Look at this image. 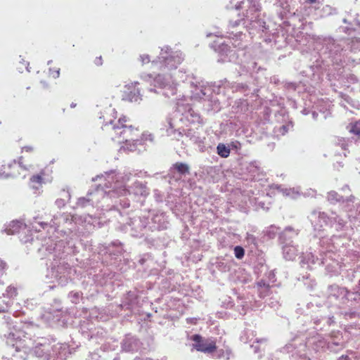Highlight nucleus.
I'll return each mask as SVG.
<instances>
[{"label":"nucleus","mask_w":360,"mask_h":360,"mask_svg":"<svg viewBox=\"0 0 360 360\" xmlns=\"http://www.w3.org/2000/svg\"><path fill=\"white\" fill-rule=\"evenodd\" d=\"M309 219L315 232V236L319 237V255L314 257L311 252L306 253L301 257V267L306 269H311L313 265L316 264L325 265L328 272L332 274L338 273L341 268L342 257L338 252H341L344 243L340 236H333L332 238L322 236L324 226L334 229L336 231H345L346 222L339 215L332 213L328 216L326 212L313 210L309 215Z\"/></svg>","instance_id":"nucleus-1"},{"label":"nucleus","mask_w":360,"mask_h":360,"mask_svg":"<svg viewBox=\"0 0 360 360\" xmlns=\"http://www.w3.org/2000/svg\"><path fill=\"white\" fill-rule=\"evenodd\" d=\"M131 173L120 174L112 170L105 172V174L98 175V179L105 182V186L109 188L108 195L110 198L125 196L127 194L134 193L135 195L146 196L148 194L146 186L140 181H136L131 190L126 188V184L129 181Z\"/></svg>","instance_id":"nucleus-2"},{"label":"nucleus","mask_w":360,"mask_h":360,"mask_svg":"<svg viewBox=\"0 0 360 360\" xmlns=\"http://www.w3.org/2000/svg\"><path fill=\"white\" fill-rule=\"evenodd\" d=\"M127 119L126 117L119 118L117 122L110 121L109 124L104 126V129L109 133V136L113 141L121 144L125 141H139L138 139L139 131L137 128L132 127L131 125H127L126 123Z\"/></svg>","instance_id":"nucleus-3"},{"label":"nucleus","mask_w":360,"mask_h":360,"mask_svg":"<svg viewBox=\"0 0 360 360\" xmlns=\"http://www.w3.org/2000/svg\"><path fill=\"white\" fill-rule=\"evenodd\" d=\"M236 9H245L246 13L244 15L245 18L229 22V26L232 28L238 26L241 21H249L252 27L262 29L263 30L265 27V22L258 19L259 13L260 11V5L257 0H245L240 1L238 4L236 5Z\"/></svg>","instance_id":"nucleus-4"},{"label":"nucleus","mask_w":360,"mask_h":360,"mask_svg":"<svg viewBox=\"0 0 360 360\" xmlns=\"http://www.w3.org/2000/svg\"><path fill=\"white\" fill-rule=\"evenodd\" d=\"M231 34H233V32L230 33V35ZM216 36L219 37L218 35ZM241 36L242 32H239L235 34L233 37L229 36L228 42L222 41V37H220L211 44V48L218 52L220 56V58L218 60L219 62H231L236 59V51L231 49L229 44L231 43L235 48H240L241 46Z\"/></svg>","instance_id":"nucleus-5"},{"label":"nucleus","mask_w":360,"mask_h":360,"mask_svg":"<svg viewBox=\"0 0 360 360\" xmlns=\"http://www.w3.org/2000/svg\"><path fill=\"white\" fill-rule=\"evenodd\" d=\"M184 60L182 53L179 51H174L169 46H165L161 49L159 56L151 62L153 70H174Z\"/></svg>","instance_id":"nucleus-6"},{"label":"nucleus","mask_w":360,"mask_h":360,"mask_svg":"<svg viewBox=\"0 0 360 360\" xmlns=\"http://www.w3.org/2000/svg\"><path fill=\"white\" fill-rule=\"evenodd\" d=\"M97 177L98 176L93 178L92 181H99L98 186L95 190L89 191L86 198H80L78 199L77 203L78 207H84L89 204L93 206H98L102 201L103 203H107L109 199L112 198H110V195H108V191H105V189H108L105 186V181H103V179L100 180Z\"/></svg>","instance_id":"nucleus-7"},{"label":"nucleus","mask_w":360,"mask_h":360,"mask_svg":"<svg viewBox=\"0 0 360 360\" xmlns=\"http://www.w3.org/2000/svg\"><path fill=\"white\" fill-rule=\"evenodd\" d=\"M141 78L150 85H153L154 87L162 89V94L167 97L174 96L176 93V82L170 75L158 74L153 77L152 75L146 74L142 75Z\"/></svg>","instance_id":"nucleus-8"},{"label":"nucleus","mask_w":360,"mask_h":360,"mask_svg":"<svg viewBox=\"0 0 360 360\" xmlns=\"http://www.w3.org/2000/svg\"><path fill=\"white\" fill-rule=\"evenodd\" d=\"M167 126L166 129L167 134L169 136H171L174 139H179L183 136V134L184 133L185 136L193 143L198 146H201L205 140V137L200 136V133L193 129H181L180 128L175 129L176 127V123L175 119L168 118L167 120Z\"/></svg>","instance_id":"nucleus-9"},{"label":"nucleus","mask_w":360,"mask_h":360,"mask_svg":"<svg viewBox=\"0 0 360 360\" xmlns=\"http://www.w3.org/2000/svg\"><path fill=\"white\" fill-rule=\"evenodd\" d=\"M74 270L64 262L60 263L57 266L53 265L48 270L46 278L50 279V283H57L59 285L65 286L71 280V276Z\"/></svg>","instance_id":"nucleus-10"},{"label":"nucleus","mask_w":360,"mask_h":360,"mask_svg":"<svg viewBox=\"0 0 360 360\" xmlns=\"http://www.w3.org/2000/svg\"><path fill=\"white\" fill-rule=\"evenodd\" d=\"M298 233L297 230L294 229L291 226H288L279 236V240L283 244V257L287 260H293L297 255L298 249L291 244L292 241L290 240L297 236Z\"/></svg>","instance_id":"nucleus-11"},{"label":"nucleus","mask_w":360,"mask_h":360,"mask_svg":"<svg viewBox=\"0 0 360 360\" xmlns=\"http://www.w3.org/2000/svg\"><path fill=\"white\" fill-rule=\"evenodd\" d=\"M185 101L186 98H184L176 103V113L175 115L176 118L185 125L200 123V115Z\"/></svg>","instance_id":"nucleus-12"},{"label":"nucleus","mask_w":360,"mask_h":360,"mask_svg":"<svg viewBox=\"0 0 360 360\" xmlns=\"http://www.w3.org/2000/svg\"><path fill=\"white\" fill-rule=\"evenodd\" d=\"M6 323V327L10 332L4 336L6 338V343L9 345L14 347L15 342H20L22 337H25V333L22 331L18 326L14 324V322L10 316H4V318Z\"/></svg>","instance_id":"nucleus-13"},{"label":"nucleus","mask_w":360,"mask_h":360,"mask_svg":"<svg viewBox=\"0 0 360 360\" xmlns=\"http://www.w3.org/2000/svg\"><path fill=\"white\" fill-rule=\"evenodd\" d=\"M255 335L253 331H250V330H246L244 332L243 335L241 336V340L245 342H252L250 347L254 349L255 353H259L260 351L265 350L267 347L266 340L264 338H255Z\"/></svg>","instance_id":"nucleus-14"},{"label":"nucleus","mask_w":360,"mask_h":360,"mask_svg":"<svg viewBox=\"0 0 360 360\" xmlns=\"http://www.w3.org/2000/svg\"><path fill=\"white\" fill-rule=\"evenodd\" d=\"M191 340L194 342L193 347L198 351L211 354L216 349L215 342L211 340H204L200 335H194Z\"/></svg>","instance_id":"nucleus-15"},{"label":"nucleus","mask_w":360,"mask_h":360,"mask_svg":"<svg viewBox=\"0 0 360 360\" xmlns=\"http://www.w3.org/2000/svg\"><path fill=\"white\" fill-rule=\"evenodd\" d=\"M51 360H65L70 354L69 347L66 343H51Z\"/></svg>","instance_id":"nucleus-16"},{"label":"nucleus","mask_w":360,"mask_h":360,"mask_svg":"<svg viewBox=\"0 0 360 360\" xmlns=\"http://www.w3.org/2000/svg\"><path fill=\"white\" fill-rule=\"evenodd\" d=\"M51 342L41 339L34 348V352L38 357L51 360Z\"/></svg>","instance_id":"nucleus-17"},{"label":"nucleus","mask_w":360,"mask_h":360,"mask_svg":"<svg viewBox=\"0 0 360 360\" xmlns=\"http://www.w3.org/2000/svg\"><path fill=\"white\" fill-rule=\"evenodd\" d=\"M299 342L298 339L294 340V343H289L283 347V352L292 353V356H299L300 357L305 356L306 353H304L305 349L307 348L306 344H302L301 342L299 343V346L297 347V342Z\"/></svg>","instance_id":"nucleus-18"},{"label":"nucleus","mask_w":360,"mask_h":360,"mask_svg":"<svg viewBox=\"0 0 360 360\" xmlns=\"http://www.w3.org/2000/svg\"><path fill=\"white\" fill-rule=\"evenodd\" d=\"M152 225L150 226L151 229H165L167 228L168 221L166 215L162 212L154 214L151 218Z\"/></svg>","instance_id":"nucleus-19"},{"label":"nucleus","mask_w":360,"mask_h":360,"mask_svg":"<svg viewBox=\"0 0 360 360\" xmlns=\"http://www.w3.org/2000/svg\"><path fill=\"white\" fill-rule=\"evenodd\" d=\"M345 295L352 306L356 309H360V281L354 288V291H347Z\"/></svg>","instance_id":"nucleus-20"},{"label":"nucleus","mask_w":360,"mask_h":360,"mask_svg":"<svg viewBox=\"0 0 360 360\" xmlns=\"http://www.w3.org/2000/svg\"><path fill=\"white\" fill-rule=\"evenodd\" d=\"M122 348L125 352H136L140 348V342L134 336L127 335L122 342Z\"/></svg>","instance_id":"nucleus-21"},{"label":"nucleus","mask_w":360,"mask_h":360,"mask_svg":"<svg viewBox=\"0 0 360 360\" xmlns=\"http://www.w3.org/2000/svg\"><path fill=\"white\" fill-rule=\"evenodd\" d=\"M17 167H22V166L20 162L17 164L15 161L13 163H9L7 165H0V179H7L9 177L16 176L17 174L13 171V169H15Z\"/></svg>","instance_id":"nucleus-22"},{"label":"nucleus","mask_w":360,"mask_h":360,"mask_svg":"<svg viewBox=\"0 0 360 360\" xmlns=\"http://www.w3.org/2000/svg\"><path fill=\"white\" fill-rule=\"evenodd\" d=\"M354 200V197L353 195H350L349 198L345 199L343 196L340 195L335 191H330L328 193V200L332 203L335 204L338 202L346 203V207H349L350 203H353Z\"/></svg>","instance_id":"nucleus-23"},{"label":"nucleus","mask_w":360,"mask_h":360,"mask_svg":"<svg viewBox=\"0 0 360 360\" xmlns=\"http://www.w3.org/2000/svg\"><path fill=\"white\" fill-rule=\"evenodd\" d=\"M26 225L20 221H13L9 223L4 230L8 235L18 233L20 231L25 230Z\"/></svg>","instance_id":"nucleus-24"},{"label":"nucleus","mask_w":360,"mask_h":360,"mask_svg":"<svg viewBox=\"0 0 360 360\" xmlns=\"http://www.w3.org/2000/svg\"><path fill=\"white\" fill-rule=\"evenodd\" d=\"M245 170L251 179H257L260 176L261 169L257 162H250L245 166Z\"/></svg>","instance_id":"nucleus-25"},{"label":"nucleus","mask_w":360,"mask_h":360,"mask_svg":"<svg viewBox=\"0 0 360 360\" xmlns=\"http://www.w3.org/2000/svg\"><path fill=\"white\" fill-rule=\"evenodd\" d=\"M50 243L47 242L46 244L42 245V247L39 248L40 252L46 251V255H53V259L56 260V257H58L60 253L58 252L57 248L58 245L54 243L51 240L49 239ZM60 252V250H58Z\"/></svg>","instance_id":"nucleus-26"},{"label":"nucleus","mask_w":360,"mask_h":360,"mask_svg":"<svg viewBox=\"0 0 360 360\" xmlns=\"http://www.w3.org/2000/svg\"><path fill=\"white\" fill-rule=\"evenodd\" d=\"M256 287L259 296L264 298L270 295L273 286H271L269 283L261 280L257 283Z\"/></svg>","instance_id":"nucleus-27"},{"label":"nucleus","mask_w":360,"mask_h":360,"mask_svg":"<svg viewBox=\"0 0 360 360\" xmlns=\"http://www.w3.org/2000/svg\"><path fill=\"white\" fill-rule=\"evenodd\" d=\"M211 93L212 91L210 87H196L191 97L195 99H202L204 98L205 97L208 98L210 96Z\"/></svg>","instance_id":"nucleus-28"},{"label":"nucleus","mask_w":360,"mask_h":360,"mask_svg":"<svg viewBox=\"0 0 360 360\" xmlns=\"http://www.w3.org/2000/svg\"><path fill=\"white\" fill-rule=\"evenodd\" d=\"M277 190L281 192L283 195L290 197L291 198H295L300 195V191L297 188H282L281 186H276Z\"/></svg>","instance_id":"nucleus-29"},{"label":"nucleus","mask_w":360,"mask_h":360,"mask_svg":"<svg viewBox=\"0 0 360 360\" xmlns=\"http://www.w3.org/2000/svg\"><path fill=\"white\" fill-rule=\"evenodd\" d=\"M141 141H142V140L139 139V141H131L123 142V143H121L122 145L120 147V150H124V151H127V152L134 151L136 149L137 146L139 144H141Z\"/></svg>","instance_id":"nucleus-30"},{"label":"nucleus","mask_w":360,"mask_h":360,"mask_svg":"<svg viewBox=\"0 0 360 360\" xmlns=\"http://www.w3.org/2000/svg\"><path fill=\"white\" fill-rule=\"evenodd\" d=\"M343 22L349 25L348 26L342 27L343 32L347 34H350L352 31H354L356 30L354 25H356L360 28V22L357 19H354L353 22H350L347 18H344Z\"/></svg>","instance_id":"nucleus-31"},{"label":"nucleus","mask_w":360,"mask_h":360,"mask_svg":"<svg viewBox=\"0 0 360 360\" xmlns=\"http://www.w3.org/2000/svg\"><path fill=\"white\" fill-rule=\"evenodd\" d=\"M41 219L37 216L34 217L32 221L30 222L32 229L36 231H40L41 229H44L48 224L40 220Z\"/></svg>","instance_id":"nucleus-32"},{"label":"nucleus","mask_w":360,"mask_h":360,"mask_svg":"<svg viewBox=\"0 0 360 360\" xmlns=\"http://www.w3.org/2000/svg\"><path fill=\"white\" fill-rule=\"evenodd\" d=\"M122 247L121 245V243L118 241H115L111 243L109 247H108V252H109L110 255H118L122 254Z\"/></svg>","instance_id":"nucleus-33"},{"label":"nucleus","mask_w":360,"mask_h":360,"mask_svg":"<svg viewBox=\"0 0 360 360\" xmlns=\"http://www.w3.org/2000/svg\"><path fill=\"white\" fill-rule=\"evenodd\" d=\"M42 182L43 180L41 175H34L30 178V185L32 189L38 190L41 187Z\"/></svg>","instance_id":"nucleus-34"},{"label":"nucleus","mask_w":360,"mask_h":360,"mask_svg":"<svg viewBox=\"0 0 360 360\" xmlns=\"http://www.w3.org/2000/svg\"><path fill=\"white\" fill-rule=\"evenodd\" d=\"M217 154L221 158H228L230 155V148L224 143H219L217 146Z\"/></svg>","instance_id":"nucleus-35"},{"label":"nucleus","mask_w":360,"mask_h":360,"mask_svg":"<svg viewBox=\"0 0 360 360\" xmlns=\"http://www.w3.org/2000/svg\"><path fill=\"white\" fill-rule=\"evenodd\" d=\"M61 195L63 197V198H58L56 200L55 203L58 206V207L61 208L63 207L66 202L70 200V195L68 191H63Z\"/></svg>","instance_id":"nucleus-36"},{"label":"nucleus","mask_w":360,"mask_h":360,"mask_svg":"<svg viewBox=\"0 0 360 360\" xmlns=\"http://www.w3.org/2000/svg\"><path fill=\"white\" fill-rule=\"evenodd\" d=\"M329 291L330 296L334 297H338L340 295L343 294L345 292V293L347 292L344 288H340L338 285H331L329 288Z\"/></svg>","instance_id":"nucleus-37"},{"label":"nucleus","mask_w":360,"mask_h":360,"mask_svg":"<svg viewBox=\"0 0 360 360\" xmlns=\"http://www.w3.org/2000/svg\"><path fill=\"white\" fill-rule=\"evenodd\" d=\"M174 169H176L181 174H185L188 172V166L182 162H177L173 166Z\"/></svg>","instance_id":"nucleus-38"},{"label":"nucleus","mask_w":360,"mask_h":360,"mask_svg":"<svg viewBox=\"0 0 360 360\" xmlns=\"http://www.w3.org/2000/svg\"><path fill=\"white\" fill-rule=\"evenodd\" d=\"M129 99L131 102H139L142 100L140 91L139 89H135L134 91H130L129 93Z\"/></svg>","instance_id":"nucleus-39"},{"label":"nucleus","mask_w":360,"mask_h":360,"mask_svg":"<svg viewBox=\"0 0 360 360\" xmlns=\"http://www.w3.org/2000/svg\"><path fill=\"white\" fill-rule=\"evenodd\" d=\"M349 132L356 135L359 139H360V120L356 122L354 124H351L349 129Z\"/></svg>","instance_id":"nucleus-40"},{"label":"nucleus","mask_w":360,"mask_h":360,"mask_svg":"<svg viewBox=\"0 0 360 360\" xmlns=\"http://www.w3.org/2000/svg\"><path fill=\"white\" fill-rule=\"evenodd\" d=\"M278 230H279V228L278 227H276L275 226H269L266 231V235L269 238H274L276 237V234L278 233Z\"/></svg>","instance_id":"nucleus-41"},{"label":"nucleus","mask_w":360,"mask_h":360,"mask_svg":"<svg viewBox=\"0 0 360 360\" xmlns=\"http://www.w3.org/2000/svg\"><path fill=\"white\" fill-rule=\"evenodd\" d=\"M328 348L330 351L337 352L339 349H342L344 347L343 342H331L328 343Z\"/></svg>","instance_id":"nucleus-42"},{"label":"nucleus","mask_w":360,"mask_h":360,"mask_svg":"<svg viewBox=\"0 0 360 360\" xmlns=\"http://www.w3.org/2000/svg\"><path fill=\"white\" fill-rule=\"evenodd\" d=\"M188 75L186 74L185 72L179 70L175 72V79L179 80V82H186L188 79Z\"/></svg>","instance_id":"nucleus-43"},{"label":"nucleus","mask_w":360,"mask_h":360,"mask_svg":"<svg viewBox=\"0 0 360 360\" xmlns=\"http://www.w3.org/2000/svg\"><path fill=\"white\" fill-rule=\"evenodd\" d=\"M17 295V289L13 286H8L6 289V293L3 294L4 297L8 298H13Z\"/></svg>","instance_id":"nucleus-44"},{"label":"nucleus","mask_w":360,"mask_h":360,"mask_svg":"<svg viewBox=\"0 0 360 360\" xmlns=\"http://www.w3.org/2000/svg\"><path fill=\"white\" fill-rule=\"evenodd\" d=\"M315 342H318L319 345L316 346V347L314 348V350L318 352L321 348H323L326 345V342L324 341H322L320 340L319 337L314 338V340H309V344H314Z\"/></svg>","instance_id":"nucleus-45"},{"label":"nucleus","mask_w":360,"mask_h":360,"mask_svg":"<svg viewBox=\"0 0 360 360\" xmlns=\"http://www.w3.org/2000/svg\"><path fill=\"white\" fill-rule=\"evenodd\" d=\"M82 294L79 292H70L69 297L72 303H77L81 297Z\"/></svg>","instance_id":"nucleus-46"},{"label":"nucleus","mask_w":360,"mask_h":360,"mask_svg":"<svg viewBox=\"0 0 360 360\" xmlns=\"http://www.w3.org/2000/svg\"><path fill=\"white\" fill-rule=\"evenodd\" d=\"M234 255L237 259H241L245 255L244 249L240 246H236L234 248Z\"/></svg>","instance_id":"nucleus-47"},{"label":"nucleus","mask_w":360,"mask_h":360,"mask_svg":"<svg viewBox=\"0 0 360 360\" xmlns=\"http://www.w3.org/2000/svg\"><path fill=\"white\" fill-rule=\"evenodd\" d=\"M347 212H348V217L350 219V221H360V205L358 206L357 207V211H358V215L357 216H353V214L351 213V210H347L346 209L345 210Z\"/></svg>","instance_id":"nucleus-48"},{"label":"nucleus","mask_w":360,"mask_h":360,"mask_svg":"<svg viewBox=\"0 0 360 360\" xmlns=\"http://www.w3.org/2000/svg\"><path fill=\"white\" fill-rule=\"evenodd\" d=\"M71 219L72 221H74L75 224L77 223H83L86 221V217H82V216H78L77 214H74L71 217Z\"/></svg>","instance_id":"nucleus-49"},{"label":"nucleus","mask_w":360,"mask_h":360,"mask_svg":"<svg viewBox=\"0 0 360 360\" xmlns=\"http://www.w3.org/2000/svg\"><path fill=\"white\" fill-rule=\"evenodd\" d=\"M245 240L248 244H256L257 239L252 234L247 233Z\"/></svg>","instance_id":"nucleus-50"},{"label":"nucleus","mask_w":360,"mask_h":360,"mask_svg":"<svg viewBox=\"0 0 360 360\" xmlns=\"http://www.w3.org/2000/svg\"><path fill=\"white\" fill-rule=\"evenodd\" d=\"M139 60L142 65L149 63L150 62V56L148 54H143L139 56Z\"/></svg>","instance_id":"nucleus-51"},{"label":"nucleus","mask_w":360,"mask_h":360,"mask_svg":"<svg viewBox=\"0 0 360 360\" xmlns=\"http://www.w3.org/2000/svg\"><path fill=\"white\" fill-rule=\"evenodd\" d=\"M338 144L341 147L342 149L345 150L348 146V141L345 140V139H341L338 140Z\"/></svg>","instance_id":"nucleus-52"},{"label":"nucleus","mask_w":360,"mask_h":360,"mask_svg":"<svg viewBox=\"0 0 360 360\" xmlns=\"http://www.w3.org/2000/svg\"><path fill=\"white\" fill-rule=\"evenodd\" d=\"M7 269V264L5 262L0 259V276H2Z\"/></svg>","instance_id":"nucleus-53"},{"label":"nucleus","mask_w":360,"mask_h":360,"mask_svg":"<svg viewBox=\"0 0 360 360\" xmlns=\"http://www.w3.org/2000/svg\"><path fill=\"white\" fill-rule=\"evenodd\" d=\"M11 304V301L9 300L5 302L4 307H0V313L5 312L8 310V307Z\"/></svg>","instance_id":"nucleus-54"},{"label":"nucleus","mask_w":360,"mask_h":360,"mask_svg":"<svg viewBox=\"0 0 360 360\" xmlns=\"http://www.w3.org/2000/svg\"><path fill=\"white\" fill-rule=\"evenodd\" d=\"M352 49L354 50H355V49L360 50V40L356 39L355 41H352Z\"/></svg>","instance_id":"nucleus-55"},{"label":"nucleus","mask_w":360,"mask_h":360,"mask_svg":"<svg viewBox=\"0 0 360 360\" xmlns=\"http://www.w3.org/2000/svg\"><path fill=\"white\" fill-rule=\"evenodd\" d=\"M245 87H246V86L243 84H237L232 86V88L233 89V91H240V90L244 89Z\"/></svg>","instance_id":"nucleus-56"},{"label":"nucleus","mask_w":360,"mask_h":360,"mask_svg":"<svg viewBox=\"0 0 360 360\" xmlns=\"http://www.w3.org/2000/svg\"><path fill=\"white\" fill-rule=\"evenodd\" d=\"M49 72L54 78H58L60 75V69H57L56 70L53 71L51 68H50Z\"/></svg>","instance_id":"nucleus-57"},{"label":"nucleus","mask_w":360,"mask_h":360,"mask_svg":"<svg viewBox=\"0 0 360 360\" xmlns=\"http://www.w3.org/2000/svg\"><path fill=\"white\" fill-rule=\"evenodd\" d=\"M121 205L123 208H127L129 207V202L128 200H123L122 202H121Z\"/></svg>","instance_id":"nucleus-58"},{"label":"nucleus","mask_w":360,"mask_h":360,"mask_svg":"<svg viewBox=\"0 0 360 360\" xmlns=\"http://www.w3.org/2000/svg\"><path fill=\"white\" fill-rule=\"evenodd\" d=\"M269 280L271 283L275 282V275L273 272H270L269 275Z\"/></svg>","instance_id":"nucleus-59"},{"label":"nucleus","mask_w":360,"mask_h":360,"mask_svg":"<svg viewBox=\"0 0 360 360\" xmlns=\"http://www.w3.org/2000/svg\"><path fill=\"white\" fill-rule=\"evenodd\" d=\"M139 83L137 82H134V83H131V84H127L125 86V87L129 90L131 87H133L134 86H136V84H138Z\"/></svg>","instance_id":"nucleus-60"},{"label":"nucleus","mask_w":360,"mask_h":360,"mask_svg":"<svg viewBox=\"0 0 360 360\" xmlns=\"http://www.w3.org/2000/svg\"><path fill=\"white\" fill-rule=\"evenodd\" d=\"M337 360H349V357L347 355H342L339 357Z\"/></svg>","instance_id":"nucleus-61"},{"label":"nucleus","mask_w":360,"mask_h":360,"mask_svg":"<svg viewBox=\"0 0 360 360\" xmlns=\"http://www.w3.org/2000/svg\"><path fill=\"white\" fill-rule=\"evenodd\" d=\"M22 150H25L26 152H30L33 150V148L31 146H25L22 148Z\"/></svg>","instance_id":"nucleus-62"},{"label":"nucleus","mask_w":360,"mask_h":360,"mask_svg":"<svg viewBox=\"0 0 360 360\" xmlns=\"http://www.w3.org/2000/svg\"><path fill=\"white\" fill-rule=\"evenodd\" d=\"M317 116H318V113H317L316 111H313V112H312V117H313V118H314V120H316V117H317Z\"/></svg>","instance_id":"nucleus-63"},{"label":"nucleus","mask_w":360,"mask_h":360,"mask_svg":"<svg viewBox=\"0 0 360 360\" xmlns=\"http://www.w3.org/2000/svg\"><path fill=\"white\" fill-rule=\"evenodd\" d=\"M146 139H148L150 141H153V136L151 134L148 135V136L146 138Z\"/></svg>","instance_id":"nucleus-64"}]
</instances>
